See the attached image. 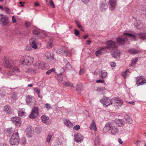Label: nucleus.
<instances>
[{"label": "nucleus", "instance_id": "39448f33", "mask_svg": "<svg viewBox=\"0 0 146 146\" xmlns=\"http://www.w3.org/2000/svg\"><path fill=\"white\" fill-rule=\"evenodd\" d=\"M112 100L111 98L104 96L103 99L100 100V101L103 104L104 107H107L113 103Z\"/></svg>", "mask_w": 146, "mask_h": 146}, {"label": "nucleus", "instance_id": "c03bdc74", "mask_svg": "<svg viewBox=\"0 0 146 146\" xmlns=\"http://www.w3.org/2000/svg\"><path fill=\"white\" fill-rule=\"evenodd\" d=\"M100 142V138L98 136H97L95 138L94 144L95 145H98Z\"/></svg>", "mask_w": 146, "mask_h": 146}, {"label": "nucleus", "instance_id": "f704fd0d", "mask_svg": "<svg viewBox=\"0 0 146 146\" xmlns=\"http://www.w3.org/2000/svg\"><path fill=\"white\" fill-rule=\"evenodd\" d=\"M25 72L27 73L33 74L36 72V70L34 69L29 68L25 71Z\"/></svg>", "mask_w": 146, "mask_h": 146}, {"label": "nucleus", "instance_id": "de8ad7c7", "mask_svg": "<svg viewBox=\"0 0 146 146\" xmlns=\"http://www.w3.org/2000/svg\"><path fill=\"white\" fill-rule=\"evenodd\" d=\"M63 84L66 86H71L72 87H74V86L72 85H71L69 82H66L63 83Z\"/></svg>", "mask_w": 146, "mask_h": 146}, {"label": "nucleus", "instance_id": "338daca9", "mask_svg": "<svg viewBox=\"0 0 146 146\" xmlns=\"http://www.w3.org/2000/svg\"><path fill=\"white\" fill-rule=\"evenodd\" d=\"M12 21L14 23H15L16 22V20L15 19V17L14 16H13L12 17Z\"/></svg>", "mask_w": 146, "mask_h": 146}, {"label": "nucleus", "instance_id": "dca6fc26", "mask_svg": "<svg viewBox=\"0 0 146 146\" xmlns=\"http://www.w3.org/2000/svg\"><path fill=\"white\" fill-rule=\"evenodd\" d=\"M125 121L124 120L120 119H116L114 121V124L115 126L119 127L122 125H123L125 124Z\"/></svg>", "mask_w": 146, "mask_h": 146}, {"label": "nucleus", "instance_id": "052dcab7", "mask_svg": "<svg viewBox=\"0 0 146 146\" xmlns=\"http://www.w3.org/2000/svg\"><path fill=\"white\" fill-rule=\"evenodd\" d=\"M33 33L35 35H38L40 33L39 32L36 30H34Z\"/></svg>", "mask_w": 146, "mask_h": 146}, {"label": "nucleus", "instance_id": "e2e57ef3", "mask_svg": "<svg viewBox=\"0 0 146 146\" xmlns=\"http://www.w3.org/2000/svg\"><path fill=\"white\" fill-rule=\"evenodd\" d=\"M31 24V23L28 22H27L25 23V26L27 27H29L30 26Z\"/></svg>", "mask_w": 146, "mask_h": 146}, {"label": "nucleus", "instance_id": "4c0bfd02", "mask_svg": "<svg viewBox=\"0 0 146 146\" xmlns=\"http://www.w3.org/2000/svg\"><path fill=\"white\" fill-rule=\"evenodd\" d=\"M56 78L57 80L59 82H61L63 80V77L62 74H58L56 76Z\"/></svg>", "mask_w": 146, "mask_h": 146}, {"label": "nucleus", "instance_id": "69168bd1", "mask_svg": "<svg viewBox=\"0 0 146 146\" xmlns=\"http://www.w3.org/2000/svg\"><path fill=\"white\" fill-rule=\"evenodd\" d=\"M82 1L86 4H87L89 2V0H82Z\"/></svg>", "mask_w": 146, "mask_h": 146}, {"label": "nucleus", "instance_id": "7ed1b4c3", "mask_svg": "<svg viewBox=\"0 0 146 146\" xmlns=\"http://www.w3.org/2000/svg\"><path fill=\"white\" fill-rule=\"evenodd\" d=\"M34 58L32 57L25 56H23L20 60L21 64L29 65L32 64L33 62Z\"/></svg>", "mask_w": 146, "mask_h": 146}, {"label": "nucleus", "instance_id": "a18cd8bd", "mask_svg": "<svg viewBox=\"0 0 146 146\" xmlns=\"http://www.w3.org/2000/svg\"><path fill=\"white\" fill-rule=\"evenodd\" d=\"M55 71V69L53 68L52 69L48 70L46 72V74L47 75H49L51 72H54Z\"/></svg>", "mask_w": 146, "mask_h": 146}, {"label": "nucleus", "instance_id": "5701e85b", "mask_svg": "<svg viewBox=\"0 0 146 146\" xmlns=\"http://www.w3.org/2000/svg\"><path fill=\"white\" fill-rule=\"evenodd\" d=\"M10 142L12 145H17L19 143V139L11 137L10 140Z\"/></svg>", "mask_w": 146, "mask_h": 146}, {"label": "nucleus", "instance_id": "473e14b6", "mask_svg": "<svg viewBox=\"0 0 146 146\" xmlns=\"http://www.w3.org/2000/svg\"><path fill=\"white\" fill-rule=\"evenodd\" d=\"M135 34L138 35L139 37L143 40H145L146 38V34L145 33H140L139 34Z\"/></svg>", "mask_w": 146, "mask_h": 146}, {"label": "nucleus", "instance_id": "f3484780", "mask_svg": "<svg viewBox=\"0 0 146 146\" xmlns=\"http://www.w3.org/2000/svg\"><path fill=\"white\" fill-rule=\"evenodd\" d=\"M56 52L61 54H63L65 52H66V56H69L70 55V53L67 52V50L64 48L61 49H58L56 50Z\"/></svg>", "mask_w": 146, "mask_h": 146}, {"label": "nucleus", "instance_id": "864d4df0", "mask_svg": "<svg viewBox=\"0 0 146 146\" xmlns=\"http://www.w3.org/2000/svg\"><path fill=\"white\" fill-rule=\"evenodd\" d=\"M80 128V126L79 125L75 126L73 127V129L76 131L78 130Z\"/></svg>", "mask_w": 146, "mask_h": 146}, {"label": "nucleus", "instance_id": "b1692460", "mask_svg": "<svg viewBox=\"0 0 146 146\" xmlns=\"http://www.w3.org/2000/svg\"><path fill=\"white\" fill-rule=\"evenodd\" d=\"M111 55L113 57L115 58L119 57L120 55V52L119 50H116L111 53Z\"/></svg>", "mask_w": 146, "mask_h": 146}, {"label": "nucleus", "instance_id": "412c9836", "mask_svg": "<svg viewBox=\"0 0 146 146\" xmlns=\"http://www.w3.org/2000/svg\"><path fill=\"white\" fill-rule=\"evenodd\" d=\"M36 69H42L44 67V64L40 62H38L34 64Z\"/></svg>", "mask_w": 146, "mask_h": 146}, {"label": "nucleus", "instance_id": "c85d7f7f", "mask_svg": "<svg viewBox=\"0 0 146 146\" xmlns=\"http://www.w3.org/2000/svg\"><path fill=\"white\" fill-rule=\"evenodd\" d=\"M64 124L67 126L72 127L73 126V123L70 122L68 120L64 119Z\"/></svg>", "mask_w": 146, "mask_h": 146}, {"label": "nucleus", "instance_id": "aec40b11", "mask_svg": "<svg viewBox=\"0 0 146 146\" xmlns=\"http://www.w3.org/2000/svg\"><path fill=\"white\" fill-rule=\"evenodd\" d=\"M42 122L47 125L48 124L50 123V120L49 118L44 115H43L41 117Z\"/></svg>", "mask_w": 146, "mask_h": 146}, {"label": "nucleus", "instance_id": "774afa93", "mask_svg": "<svg viewBox=\"0 0 146 146\" xmlns=\"http://www.w3.org/2000/svg\"><path fill=\"white\" fill-rule=\"evenodd\" d=\"M6 131L7 132L10 133H11V132L12 131V130L11 128H8V129H6Z\"/></svg>", "mask_w": 146, "mask_h": 146}, {"label": "nucleus", "instance_id": "5fc2aeb1", "mask_svg": "<svg viewBox=\"0 0 146 146\" xmlns=\"http://www.w3.org/2000/svg\"><path fill=\"white\" fill-rule=\"evenodd\" d=\"M6 74L7 76H10L14 75V73L13 72L9 71L7 72Z\"/></svg>", "mask_w": 146, "mask_h": 146}, {"label": "nucleus", "instance_id": "603ef678", "mask_svg": "<svg viewBox=\"0 0 146 146\" xmlns=\"http://www.w3.org/2000/svg\"><path fill=\"white\" fill-rule=\"evenodd\" d=\"M34 91L36 92L37 94H40V90L38 88H33Z\"/></svg>", "mask_w": 146, "mask_h": 146}, {"label": "nucleus", "instance_id": "3c124183", "mask_svg": "<svg viewBox=\"0 0 146 146\" xmlns=\"http://www.w3.org/2000/svg\"><path fill=\"white\" fill-rule=\"evenodd\" d=\"M74 31V34L75 35L78 37L80 36V34L79 31L77 29H75Z\"/></svg>", "mask_w": 146, "mask_h": 146}, {"label": "nucleus", "instance_id": "9b49d317", "mask_svg": "<svg viewBox=\"0 0 146 146\" xmlns=\"http://www.w3.org/2000/svg\"><path fill=\"white\" fill-rule=\"evenodd\" d=\"M146 83V79L143 76L137 77L136 78V84L138 86L142 85Z\"/></svg>", "mask_w": 146, "mask_h": 146}, {"label": "nucleus", "instance_id": "cd10ccee", "mask_svg": "<svg viewBox=\"0 0 146 146\" xmlns=\"http://www.w3.org/2000/svg\"><path fill=\"white\" fill-rule=\"evenodd\" d=\"M17 98V94L16 93H13L10 94V99L11 101L15 100Z\"/></svg>", "mask_w": 146, "mask_h": 146}, {"label": "nucleus", "instance_id": "49530a36", "mask_svg": "<svg viewBox=\"0 0 146 146\" xmlns=\"http://www.w3.org/2000/svg\"><path fill=\"white\" fill-rule=\"evenodd\" d=\"M4 11H5L6 13L9 14L11 13V11L10 9L7 7H5L4 8Z\"/></svg>", "mask_w": 146, "mask_h": 146}, {"label": "nucleus", "instance_id": "a19ab883", "mask_svg": "<svg viewBox=\"0 0 146 146\" xmlns=\"http://www.w3.org/2000/svg\"><path fill=\"white\" fill-rule=\"evenodd\" d=\"M4 110L7 113H9L11 111L10 107L7 106H4Z\"/></svg>", "mask_w": 146, "mask_h": 146}, {"label": "nucleus", "instance_id": "ea45409f", "mask_svg": "<svg viewBox=\"0 0 146 146\" xmlns=\"http://www.w3.org/2000/svg\"><path fill=\"white\" fill-rule=\"evenodd\" d=\"M27 140L25 137H22L20 140V143L22 145L24 146L26 143Z\"/></svg>", "mask_w": 146, "mask_h": 146}, {"label": "nucleus", "instance_id": "ddd939ff", "mask_svg": "<svg viewBox=\"0 0 146 146\" xmlns=\"http://www.w3.org/2000/svg\"><path fill=\"white\" fill-rule=\"evenodd\" d=\"M11 120L13 124L17 126H19L21 123L20 119L18 117H15L11 118Z\"/></svg>", "mask_w": 146, "mask_h": 146}, {"label": "nucleus", "instance_id": "6e6552de", "mask_svg": "<svg viewBox=\"0 0 146 146\" xmlns=\"http://www.w3.org/2000/svg\"><path fill=\"white\" fill-rule=\"evenodd\" d=\"M112 102L114 106L117 108L121 106L123 104V101L118 98L113 99Z\"/></svg>", "mask_w": 146, "mask_h": 146}, {"label": "nucleus", "instance_id": "8fccbe9b", "mask_svg": "<svg viewBox=\"0 0 146 146\" xmlns=\"http://www.w3.org/2000/svg\"><path fill=\"white\" fill-rule=\"evenodd\" d=\"M138 60V58H136L134 60H133L132 61L131 64V66H133V65L135 64L136 62H137Z\"/></svg>", "mask_w": 146, "mask_h": 146}, {"label": "nucleus", "instance_id": "c756f323", "mask_svg": "<svg viewBox=\"0 0 146 146\" xmlns=\"http://www.w3.org/2000/svg\"><path fill=\"white\" fill-rule=\"evenodd\" d=\"M54 46V44L52 42V39H50L47 43L46 47L48 48H50Z\"/></svg>", "mask_w": 146, "mask_h": 146}, {"label": "nucleus", "instance_id": "72a5a7b5", "mask_svg": "<svg viewBox=\"0 0 146 146\" xmlns=\"http://www.w3.org/2000/svg\"><path fill=\"white\" fill-rule=\"evenodd\" d=\"M90 128L91 129H93L95 131H97L96 123L93 120L92 123L90 125Z\"/></svg>", "mask_w": 146, "mask_h": 146}, {"label": "nucleus", "instance_id": "f257e3e1", "mask_svg": "<svg viewBox=\"0 0 146 146\" xmlns=\"http://www.w3.org/2000/svg\"><path fill=\"white\" fill-rule=\"evenodd\" d=\"M136 36L133 34L129 33H124L123 36H119L117 38V41L120 45H123L125 43L128 38H133V39L136 40Z\"/></svg>", "mask_w": 146, "mask_h": 146}, {"label": "nucleus", "instance_id": "37998d69", "mask_svg": "<svg viewBox=\"0 0 146 146\" xmlns=\"http://www.w3.org/2000/svg\"><path fill=\"white\" fill-rule=\"evenodd\" d=\"M12 72L13 73H16L20 72L19 70L18 67L15 66L12 69Z\"/></svg>", "mask_w": 146, "mask_h": 146}, {"label": "nucleus", "instance_id": "13d9d810", "mask_svg": "<svg viewBox=\"0 0 146 146\" xmlns=\"http://www.w3.org/2000/svg\"><path fill=\"white\" fill-rule=\"evenodd\" d=\"M96 82L97 83H104V80H103L101 79L98 80H96Z\"/></svg>", "mask_w": 146, "mask_h": 146}, {"label": "nucleus", "instance_id": "423d86ee", "mask_svg": "<svg viewBox=\"0 0 146 146\" xmlns=\"http://www.w3.org/2000/svg\"><path fill=\"white\" fill-rule=\"evenodd\" d=\"M4 66L6 68L9 69L12 68L13 62L10 58H6L4 60Z\"/></svg>", "mask_w": 146, "mask_h": 146}, {"label": "nucleus", "instance_id": "58836bf2", "mask_svg": "<svg viewBox=\"0 0 146 146\" xmlns=\"http://www.w3.org/2000/svg\"><path fill=\"white\" fill-rule=\"evenodd\" d=\"M50 1L48 2V0L47 2H46V4L47 5H49L50 7H52L53 8H54L55 7V6L54 4V3L52 0H49Z\"/></svg>", "mask_w": 146, "mask_h": 146}, {"label": "nucleus", "instance_id": "a211bd4d", "mask_svg": "<svg viewBox=\"0 0 146 146\" xmlns=\"http://www.w3.org/2000/svg\"><path fill=\"white\" fill-rule=\"evenodd\" d=\"M109 4L110 5V8L111 10H113L116 5V1L115 0H110Z\"/></svg>", "mask_w": 146, "mask_h": 146}, {"label": "nucleus", "instance_id": "0e129e2a", "mask_svg": "<svg viewBox=\"0 0 146 146\" xmlns=\"http://www.w3.org/2000/svg\"><path fill=\"white\" fill-rule=\"evenodd\" d=\"M140 143V141L138 140H136L134 141V143L136 145L139 144Z\"/></svg>", "mask_w": 146, "mask_h": 146}, {"label": "nucleus", "instance_id": "f8f14e48", "mask_svg": "<svg viewBox=\"0 0 146 146\" xmlns=\"http://www.w3.org/2000/svg\"><path fill=\"white\" fill-rule=\"evenodd\" d=\"M34 131L31 126L28 127L26 130V135L27 137L31 138L34 135Z\"/></svg>", "mask_w": 146, "mask_h": 146}, {"label": "nucleus", "instance_id": "0eeeda50", "mask_svg": "<svg viewBox=\"0 0 146 146\" xmlns=\"http://www.w3.org/2000/svg\"><path fill=\"white\" fill-rule=\"evenodd\" d=\"M38 115V108L35 107L32 110L29 117L31 119H34Z\"/></svg>", "mask_w": 146, "mask_h": 146}, {"label": "nucleus", "instance_id": "9d476101", "mask_svg": "<svg viewBox=\"0 0 146 146\" xmlns=\"http://www.w3.org/2000/svg\"><path fill=\"white\" fill-rule=\"evenodd\" d=\"M27 104L29 106L33 105L35 104V99L34 97L30 95L27 96L26 100Z\"/></svg>", "mask_w": 146, "mask_h": 146}, {"label": "nucleus", "instance_id": "4d7b16f0", "mask_svg": "<svg viewBox=\"0 0 146 146\" xmlns=\"http://www.w3.org/2000/svg\"><path fill=\"white\" fill-rule=\"evenodd\" d=\"M45 107L48 110L50 109L51 108L50 104H45Z\"/></svg>", "mask_w": 146, "mask_h": 146}, {"label": "nucleus", "instance_id": "f03ea898", "mask_svg": "<svg viewBox=\"0 0 146 146\" xmlns=\"http://www.w3.org/2000/svg\"><path fill=\"white\" fill-rule=\"evenodd\" d=\"M104 129L107 131L111 129V134L114 135L118 133L119 130L117 127L115 126L114 123L112 122H109L106 123Z\"/></svg>", "mask_w": 146, "mask_h": 146}, {"label": "nucleus", "instance_id": "2eb2a0df", "mask_svg": "<svg viewBox=\"0 0 146 146\" xmlns=\"http://www.w3.org/2000/svg\"><path fill=\"white\" fill-rule=\"evenodd\" d=\"M74 136L75 141L78 143H80L84 139L83 137L80 133L75 134Z\"/></svg>", "mask_w": 146, "mask_h": 146}, {"label": "nucleus", "instance_id": "6e6d98bb", "mask_svg": "<svg viewBox=\"0 0 146 146\" xmlns=\"http://www.w3.org/2000/svg\"><path fill=\"white\" fill-rule=\"evenodd\" d=\"M96 55L97 56H98L101 54V52L100 50H98L96 51L95 52Z\"/></svg>", "mask_w": 146, "mask_h": 146}, {"label": "nucleus", "instance_id": "c9c22d12", "mask_svg": "<svg viewBox=\"0 0 146 146\" xmlns=\"http://www.w3.org/2000/svg\"><path fill=\"white\" fill-rule=\"evenodd\" d=\"M18 114L19 116H25L26 113L23 110L21 109L18 111Z\"/></svg>", "mask_w": 146, "mask_h": 146}, {"label": "nucleus", "instance_id": "bb28decb", "mask_svg": "<svg viewBox=\"0 0 146 146\" xmlns=\"http://www.w3.org/2000/svg\"><path fill=\"white\" fill-rule=\"evenodd\" d=\"M30 42L31 43V46L32 48L35 49L37 48V45L36 42V41L32 39L30 40Z\"/></svg>", "mask_w": 146, "mask_h": 146}, {"label": "nucleus", "instance_id": "7c9ffc66", "mask_svg": "<svg viewBox=\"0 0 146 146\" xmlns=\"http://www.w3.org/2000/svg\"><path fill=\"white\" fill-rule=\"evenodd\" d=\"M108 7L107 4L104 2L101 4L100 9L102 11H104Z\"/></svg>", "mask_w": 146, "mask_h": 146}, {"label": "nucleus", "instance_id": "1a4fd4ad", "mask_svg": "<svg viewBox=\"0 0 146 146\" xmlns=\"http://www.w3.org/2000/svg\"><path fill=\"white\" fill-rule=\"evenodd\" d=\"M63 62L65 64V66H64V68H60V72L58 74H62V73L64 72L65 69H69L71 67L70 64L67 60L64 59L63 60Z\"/></svg>", "mask_w": 146, "mask_h": 146}, {"label": "nucleus", "instance_id": "6ab92c4d", "mask_svg": "<svg viewBox=\"0 0 146 146\" xmlns=\"http://www.w3.org/2000/svg\"><path fill=\"white\" fill-rule=\"evenodd\" d=\"M45 56L47 59L49 60L50 61L54 62L56 60L55 58H54L53 55L51 56L50 53L47 52L45 54Z\"/></svg>", "mask_w": 146, "mask_h": 146}, {"label": "nucleus", "instance_id": "e433bc0d", "mask_svg": "<svg viewBox=\"0 0 146 146\" xmlns=\"http://www.w3.org/2000/svg\"><path fill=\"white\" fill-rule=\"evenodd\" d=\"M101 74L100 75V76L102 79L105 77L107 75V73L105 70H102L101 71Z\"/></svg>", "mask_w": 146, "mask_h": 146}, {"label": "nucleus", "instance_id": "20e7f679", "mask_svg": "<svg viewBox=\"0 0 146 146\" xmlns=\"http://www.w3.org/2000/svg\"><path fill=\"white\" fill-rule=\"evenodd\" d=\"M106 46L103 47L101 49H108L110 50H115L117 49V46L116 43L112 40H109L106 42Z\"/></svg>", "mask_w": 146, "mask_h": 146}, {"label": "nucleus", "instance_id": "09e8293b", "mask_svg": "<svg viewBox=\"0 0 146 146\" xmlns=\"http://www.w3.org/2000/svg\"><path fill=\"white\" fill-rule=\"evenodd\" d=\"M52 135L49 134L47 136V137L46 139V142L49 143L50 139L52 137Z\"/></svg>", "mask_w": 146, "mask_h": 146}, {"label": "nucleus", "instance_id": "393cba45", "mask_svg": "<svg viewBox=\"0 0 146 146\" xmlns=\"http://www.w3.org/2000/svg\"><path fill=\"white\" fill-rule=\"evenodd\" d=\"M125 119L129 123L131 124L133 123V120L132 118L128 115H126L124 116Z\"/></svg>", "mask_w": 146, "mask_h": 146}, {"label": "nucleus", "instance_id": "4468645a", "mask_svg": "<svg viewBox=\"0 0 146 146\" xmlns=\"http://www.w3.org/2000/svg\"><path fill=\"white\" fill-rule=\"evenodd\" d=\"M2 16L0 21L2 23L3 25H6L9 22V21L8 18L5 15H3L2 14L1 15Z\"/></svg>", "mask_w": 146, "mask_h": 146}, {"label": "nucleus", "instance_id": "79ce46f5", "mask_svg": "<svg viewBox=\"0 0 146 146\" xmlns=\"http://www.w3.org/2000/svg\"><path fill=\"white\" fill-rule=\"evenodd\" d=\"M129 70L127 69L124 72L122 73V76L124 78H126V76H128L129 74Z\"/></svg>", "mask_w": 146, "mask_h": 146}, {"label": "nucleus", "instance_id": "680f3d73", "mask_svg": "<svg viewBox=\"0 0 146 146\" xmlns=\"http://www.w3.org/2000/svg\"><path fill=\"white\" fill-rule=\"evenodd\" d=\"M111 66L112 67H114L116 65V64L114 62H113L110 63Z\"/></svg>", "mask_w": 146, "mask_h": 146}, {"label": "nucleus", "instance_id": "2f4dec72", "mask_svg": "<svg viewBox=\"0 0 146 146\" xmlns=\"http://www.w3.org/2000/svg\"><path fill=\"white\" fill-rule=\"evenodd\" d=\"M11 137L14 138V139L15 138L17 139H19V134L17 131L16 130L15 131Z\"/></svg>", "mask_w": 146, "mask_h": 146}, {"label": "nucleus", "instance_id": "bf43d9fd", "mask_svg": "<svg viewBox=\"0 0 146 146\" xmlns=\"http://www.w3.org/2000/svg\"><path fill=\"white\" fill-rule=\"evenodd\" d=\"M76 24L78 26V27L80 29L82 28V26L79 23L77 22L76 21Z\"/></svg>", "mask_w": 146, "mask_h": 146}, {"label": "nucleus", "instance_id": "4be33fe9", "mask_svg": "<svg viewBox=\"0 0 146 146\" xmlns=\"http://www.w3.org/2000/svg\"><path fill=\"white\" fill-rule=\"evenodd\" d=\"M128 52L131 54H136L142 53V51L137 50L135 48L129 49L128 50Z\"/></svg>", "mask_w": 146, "mask_h": 146}, {"label": "nucleus", "instance_id": "a878e982", "mask_svg": "<svg viewBox=\"0 0 146 146\" xmlns=\"http://www.w3.org/2000/svg\"><path fill=\"white\" fill-rule=\"evenodd\" d=\"M135 24L137 28L139 29L142 28L143 25L142 22L140 20L137 21Z\"/></svg>", "mask_w": 146, "mask_h": 146}]
</instances>
